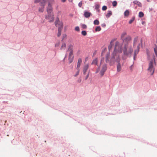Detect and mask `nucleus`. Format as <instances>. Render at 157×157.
Masks as SVG:
<instances>
[{
	"label": "nucleus",
	"instance_id": "nucleus-4",
	"mask_svg": "<svg viewBox=\"0 0 157 157\" xmlns=\"http://www.w3.org/2000/svg\"><path fill=\"white\" fill-rule=\"evenodd\" d=\"M107 68V67L106 65V64H104L102 66V67L101 68L100 67H98V68L96 70V73H98L100 69V74L101 76H102L104 75L105 72Z\"/></svg>",
	"mask_w": 157,
	"mask_h": 157
},
{
	"label": "nucleus",
	"instance_id": "nucleus-21",
	"mask_svg": "<svg viewBox=\"0 0 157 157\" xmlns=\"http://www.w3.org/2000/svg\"><path fill=\"white\" fill-rule=\"evenodd\" d=\"M129 11L128 10H126L124 12V16L127 17L129 15Z\"/></svg>",
	"mask_w": 157,
	"mask_h": 157
},
{
	"label": "nucleus",
	"instance_id": "nucleus-23",
	"mask_svg": "<svg viewBox=\"0 0 157 157\" xmlns=\"http://www.w3.org/2000/svg\"><path fill=\"white\" fill-rule=\"evenodd\" d=\"M77 71L75 73V74L74 75L75 77H77L79 74V71H80V69H78L76 68Z\"/></svg>",
	"mask_w": 157,
	"mask_h": 157
},
{
	"label": "nucleus",
	"instance_id": "nucleus-31",
	"mask_svg": "<svg viewBox=\"0 0 157 157\" xmlns=\"http://www.w3.org/2000/svg\"><path fill=\"white\" fill-rule=\"evenodd\" d=\"M112 5L113 6L115 7L117 5V2L116 1H114L113 2Z\"/></svg>",
	"mask_w": 157,
	"mask_h": 157
},
{
	"label": "nucleus",
	"instance_id": "nucleus-15",
	"mask_svg": "<svg viewBox=\"0 0 157 157\" xmlns=\"http://www.w3.org/2000/svg\"><path fill=\"white\" fill-rule=\"evenodd\" d=\"M73 45L71 44H70L68 46V48L67 51H68L69 52H73Z\"/></svg>",
	"mask_w": 157,
	"mask_h": 157
},
{
	"label": "nucleus",
	"instance_id": "nucleus-38",
	"mask_svg": "<svg viewBox=\"0 0 157 157\" xmlns=\"http://www.w3.org/2000/svg\"><path fill=\"white\" fill-rule=\"evenodd\" d=\"M67 37V36L66 34L64 35L63 36L62 40H64L65 38L66 39Z\"/></svg>",
	"mask_w": 157,
	"mask_h": 157
},
{
	"label": "nucleus",
	"instance_id": "nucleus-25",
	"mask_svg": "<svg viewBox=\"0 0 157 157\" xmlns=\"http://www.w3.org/2000/svg\"><path fill=\"white\" fill-rule=\"evenodd\" d=\"M94 23L95 25H98L99 24V22L98 20H95L94 21Z\"/></svg>",
	"mask_w": 157,
	"mask_h": 157
},
{
	"label": "nucleus",
	"instance_id": "nucleus-32",
	"mask_svg": "<svg viewBox=\"0 0 157 157\" xmlns=\"http://www.w3.org/2000/svg\"><path fill=\"white\" fill-rule=\"evenodd\" d=\"M83 36H86L87 34L86 32L85 31H82L81 32Z\"/></svg>",
	"mask_w": 157,
	"mask_h": 157
},
{
	"label": "nucleus",
	"instance_id": "nucleus-34",
	"mask_svg": "<svg viewBox=\"0 0 157 157\" xmlns=\"http://www.w3.org/2000/svg\"><path fill=\"white\" fill-rule=\"evenodd\" d=\"M107 9V7L106 6H104L102 7V10H105Z\"/></svg>",
	"mask_w": 157,
	"mask_h": 157
},
{
	"label": "nucleus",
	"instance_id": "nucleus-14",
	"mask_svg": "<svg viewBox=\"0 0 157 157\" xmlns=\"http://www.w3.org/2000/svg\"><path fill=\"white\" fill-rule=\"evenodd\" d=\"M91 14L87 11H85L84 13V16L86 18H88L90 17Z\"/></svg>",
	"mask_w": 157,
	"mask_h": 157
},
{
	"label": "nucleus",
	"instance_id": "nucleus-29",
	"mask_svg": "<svg viewBox=\"0 0 157 157\" xmlns=\"http://www.w3.org/2000/svg\"><path fill=\"white\" fill-rule=\"evenodd\" d=\"M144 13L142 12H139V16L140 17H143L144 16Z\"/></svg>",
	"mask_w": 157,
	"mask_h": 157
},
{
	"label": "nucleus",
	"instance_id": "nucleus-24",
	"mask_svg": "<svg viewBox=\"0 0 157 157\" xmlns=\"http://www.w3.org/2000/svg\"><path fill=\"white\" fill-rule=\"evenodd\" d=\"M58 33L57 34V36L58 37H59L61 35V33L62 30H61L60 28L58 29Z\"/></svg>",
	"mask_w": 157,
	"mask_h": 157
},
{
	"label": "nucleus",
	"instance_id": "nucleus-19",
	"mask_svg": "<svg viewBox=\"0 0 157 157\" xmlns=\"http://www.w3.org/2000/svg\"><path fill=\"white\" fill-rule=\"evenodd\" d=\"M57 27H58V29L60 28L61 30H62L63 27V23L62 22H59V23L57 24Z\"/></svg>",
	"mask_w": 157,
	"mask_h": 157
},
{
	"label": "nucleus",
	"instance_id": "nucleus-9",
	"mask_svg": "<svg viewBox=\"0 0 157 157\" xmlns=\"http://www.w3.org/2000/svg\"><path fill=\"white\" fill-rule=\"evenodd\" d=\"M74 58L73 52H69L68 56V61L70 63L73 62Z\"/></svg>",
	"mask_w": 157,
	"mask_h": 157
},
{
	"label": "nucleus",
	"instance_id": "nucleus-39",
	"mask_svg": "<svg viewBox=\"0 0 157 157\" xmlns=\"http://www.w3.org/2000/svg\"><path fill=\"white\" fill-rule=\"evenodd\" d=\"M40 0H35L34 1V2L35 3H38L40 1Z\"/></svg>",
	"mask_w": 157,
	"mask_h": 157
},
{
	"label": "nucleus",
	"instance_id": "nucleus-42",
	"mask_svg": "<svg viewBox=\"0 0 157 157\" xmlns=\"http://www.w3.org/2000/svg\"><path fill=\"white\" fill-rule=\"evenodd\" d=\"M95 7L96 8L98 9L99 7V6L97 4L95 6Z\"/></svg>",
	"mask_w": 157,
	"mask_h": 157
},
{
	"label": "nucleus",
	"instance_id": "nucleus-30",
	"mask_svg": "<svg viewBox=\"0 0 157 157\" xmlns=\"http://www.w3.org/2000/svg\"><path fill=\"white\" fill-rule=\"evenodd\" d=\"M95 30L96 31H99L101 30V28L100 26H97L95 28Z\"/></svg>",
	"mask_w": 157,
	"mask_h": 157
},
{
	"label": "nucleus",
	"instance_id": "nucleus-37",
	"mask_svg": "<svg viewBox=\"0 0 157 157\" xmlns=\"http://www.w3.org/2000/svg\"><path fill=\"white\" fill-rule=\"evenodd\" d=\"M80 7H81V6H82V2H80L79 4H78V5Z\"/></svg>",
	"mask_w": 157,
	"mask_h": 157
},
{
	"label": "nucleus",
	"instance_id": "nucleus-20",
	"mask_svg": "<svg viewBox=\"0 0 157 157\" xmlns=\"http://www.w3.org/2000/svg\"><path fill=\"white\" fill-rule=\"evenodd\" d=\"M114 40H112L111 41L110 44L108 48L109 50H110L112 48L113 46V42Z\"/></svg>",
	"mask_w": 157,
	"mask_h": 157
},
{
	"label": "nucleus",
	"instance_id": "nucleus-33",
	"mask_svg": "<svg viewBox=\"0 0 157 157\" xmlns=\"http://www.w3.org/2000/svg\"><path fill=\"white\" fill-rule=\"evenodd\" d=\"M81 27L83 29H86L87 28V26L86 25L82 24L81 25Z\"/></svg>",
	"mask_w": 157,
	"mask_h": 157
},
{
	"label": "nucleus",
	"instance_id": "nucleus-17",
	"mask_svg": "<svg viewBox=\"0 0 157 157\" xmlns=\"http://www.w3.org/2000/svg\"><path fill=\"white\" fill-rule=\"evenodd\" d=\"M98 59L97 58H96L94 59L91 63L92 64H95L98 65Z\"/></svg>",
	"mask_w": 157,
	"mask_h": 157
},
{
	"label": "nucleus",
	"instance_id": "nucleus-48",
	"mask_svg": "<svg viewBox=\"0 0 157 157\" xmlns=\"http://www.w3.org/2000/svg\"><path fill=\"white\" fill-rule=\"evenodd\" d=\"M132 66H131L130 67V68L131 69V70H132Z\"/></svg>",
	"mask_w": 157,
	"mask_h": 157
},
{
	"label": "nucleus",
	"instance_id": "nucleus-11",
	"mask_svg": "<svg viewBox=\"0 0 157 157\" xmlns=\"http://www.w3.org/2000/svg\"><path fill=\"white\" fill-rule=\"evenodd\" d=\"M89 67V65L88 63H87L84 66L83 69V74L84 75H85L86 74V72L87 71Z\"/></svg>",
	"mask_w": 157,
	"mask_h": 157
},
{
	"label": "nucleus",
	"instance_id": "nucleus-43",
	"mask_svg": "<svg viewBox=\"0 0 157 157\" xmlns=\"http://www.w3.org/2000/svg\"><path fill=\"white\" fill-rule=\"evenodd\" d=\"M97 53V52L96 51H95L94 53H93V56H94Z\"/></svg>",
	"mask_w": 157,
	"mask_h": 157
},
{
	"label": "nucleus",
	"instance_id": "nucleus-6",
	"mask_svg": "<svg viewBox=\"0 0 157 157\" xmlns=\"http://www.w3.org/2000/svg\"><path fill=\"white\" fill-rule=\"evenodd\" d=\"M54 3V0H49L48 2V7L47 8V11L48 13H52V5Z\"/></svg>",
	"mask_w": 157,
	"mask_h": 157
},
{
	"label": "nucleus",
	"instance_id": "nucleus-5",
	"mask_svg": "<svg viewBox=\"0 0 157 157\" xmlns=\"http://www.w3.org/2000/svg\"><path fill=\"white\" fill-rule=\"evenodd\" d=\"M155 60V58L154 56L153 57V60H152L150 61L149 64V67L148 69V71L150 72V74L152 75L154 71V68L153 67V62Z\"/></svg>",
	"mask_w": 157,
	"mask_h": 157
},
{
	"label": "nucleus",
	"instance_id": "nucleus-35",
	"mask_svg": "<svg viewBox=\"0 0 157 157\" xmlns=\"http://www.w3.org/2000/svg\"><path fill=\"white\" fill-rule=\"evenodd\" d=\"M59 44H60V43H59V42L56 43L55 45V47H59Z\"/></svg>",
	"mask_w": 157,
	"mask_h": 157
},
{
	"label": "nucleus",
	"instance_id": "nucleus-44",
	"mask_svg": "<svg viewBox=\"0 0 157 157\" xmlns=\"http://www.w3.org/2000/svg\"><path fill=\"white\" fill-rule=\"evenodd\" d=\"M104 52H102L101 54V56H103V53H104Z\"/></svg>",
	"mask_w": 157,
	"mask_h": 157
},
{
	"label": "nucleus",
	"instance_id": "nucleus-52",
	"mask_svg": "<svg viewBox=\"0 0 157 157\" xmlns=\"http://www.w3.org/2000/svg\"><path fill=\"white\" fill-rule=\"evenodd\" d=\"M105 24H104V25H103V26H105Z\"/></svg>",
	"mask_w": 157,
	"mask_h": 157
},
{
	"label": "nucleus",
	"instance_id": "nucleus-8",
	"mask_svg": "<svg viewBox=\"0 0 157 157\" xmlns=\"http://www.w3.org/2000/svg\"><path fill=\"white\" fill-rule=\"evenodd\" d=\"M46 1L47 0H43V1L40 2V5L41 7L39 9V12H43Z\"/></svg>",
	"mask_w": 157,
	"mask_h": 157
},
{
	"label": "nucleus",
	"instance_id": "nucleus-47",
	"mask_svg": "<svg viewBox=\"0 0 157 157\" xmlns=\"http://www.w3.org/2000/svg\"><path fill=\"white\" fill-rule=\"evenodd\" d=\"M122 59H126V58H124V57H122Z\"/></svg>",
	"mask_w": 157,
	"mask_h": 157
},
{
	"label": "nucleus",
	"instance_id": "nucleus-7",
	"mask_svg": "<svg viewBox=\"0 0 157 157\" xmlns=\"http://www.w3.org/2000/svg\"><path fill=\"white\" fill-rule=\"evenodd\" d=\"M45 18L49 22H53L54 20V14L53 13H48V15L45 16Z\"/></svg>",
	"mask_w": 157,
	"mask_h": 157
},
{
	"label": "nucleus",
	"instance_id": "nucleus-1",
	"mask_svg": "<svg viewBox=\"0 0 157 157\" xmlns=\"http://www.w3.org/2000/svg\"><path fill=\"white\" fill-rule=\"evenodd\" d=\"M122 44H120L118 41H116L115 44L114 50L112 54V59L110 61V63L113 64L116 61L117 63V71L120 72L121 69V64L120 63L121 59L119 54L121 53L122 51Z\"/></svg>",
	"mask_w": 157,
	"mask_h": 157
},
{
	"label": "nucleus",
	"instance_id": "nucleus-18",
	"mask_svg": "<svg viewBox=\"0 0 157 157\" xmlns=\"http://www.w3.org/2000/svg\"><path fill=\"white\" fill-rule=\"evenodd\" d=\"M66 47V44L65 43H63L62 44V45L60 49L61 50H64Z\"/></svg>",
	"mask_w": 157,
	"mask_h": 157
},
{
	"label": "nucleus",
	"instance_id": "nucleus-41",
	"mask_svg": "<svg viewBox=\"0 0 157 157\" xmlns=\"http://www.w3.org/2000/svg\"><path fill=\"white\" fill-rule=\"evenodd\" d=\"M89 73L86 76V77L85 78V80H86L89 77Z\"/></svg>",
	"mask_w": 157,
	"mask_h": 157
},
{
	"label": "nucleus",
	"instance_id": "nucleus-22",
	"mask_svg": "<svg viewBox=\"0 0 157 157\" xmlns=\"http://www.w3.org/2000/svg\"><path fill=\"white\" fill-rule=\"evenodd\" d=\"M112 12L111 11H109L108 12V13L106 15V17L109 18L112 15Z\"/></svg>",
	"mask_w": 157,
	"mask_h": 157
},
{
	"label": "nucleus",
	"instance_id": "nucleus-50",
	"mask_svg": "<svg viewBox=\"0 0 157 157\" xmlns=\"http://www.w3.org/2000/svg\"><path fill=\"white\" fill-rule=\"evenodd\" d=\"M81 81V79L80 80V82Z\"/></svg>",
	"mask_w": 157,
	"mask_h": 157
},
{
	"label": "nucleus",
	"instance_id": "nucleus-28",
	"mask_svg": "<svg viewBox=\"0 0 157 157\" xmlns=\"http://www.w3.org/2000/svg\"><path fill=\"white\" fill-rule=\"evenodd\" d=\"M135 20V17H132V19L130 20V21L129 22V23L130 24H131Z\"/></svg>",
	"mask_w": 157,
	"mask_h": 157
},
{
	"label": "nucleus",
	"instance_id": "nucleus-40",
	"mask_svg": "<svg viewBox=\"0 0 157 157\" xmlns=\"http://www.w3.org/2000/svg\"><path fill=\"white\" fill-rule=\"evenodd\" d=\"M104 58H102V59H101V63L103 62H104Z\"/></svg>",
	"mask_w": 157,
	"mask_h": 157
},
{
	"label": "nucleus",
	"instance_id": "nucleus-12",
	"mask_svg": "<svg viewBox=\"0 0 157 157\" xmlns=\"http://www.w3.org/2000/svg\"><path fill=\"white\" fill-rule=\"evenodd\" d=\"M110 56V55L109 53H107L105 56V61L106 63L109 62L110 63V61L111 59H112V58L110 60H109V59Z\"/></svg>",
	"mask_w": 157,
	"mask_h": 157
},
{
	"label": "nucleus",
	"instance_id": "nucleus-27",
	"mask_svg": "<svg viewBox=\"0 0 157 157\" xmlns=\"http://www.w3.org/2000/svg\"><path fill=\"white\" fill-rule=\"evenodd\" d=\"M127 34V33L126 32H124L121 34V38L122 40L123 39V38L124 37V36H126Z\"/></svg>",
	"mask_w": 157,
	"mask_h": 157
},
{
	"label": "nucleus",
	"instance_id": "nucleus-16",
	"mask_svg": "<svg viewBox=\"0 0 157 157\" xmlns=\"http://www.w3.org/2000/svg\"><path fill=\"white\" fill-rule=\"evenodd\" d=\"M133 3L134 5L136 4L139 7H141L142 6L141 3L137 0L134 1L133 2Z\"/></svg>",
	"mask_w": 157,
	"mask_h": 157
},
{
	"label": "nucleus",
	"instance_id": "nucleus-10",
	"mask_svg": "<svg viewBox=\"0 0 157 157\" xmlns=\"http://www.w3.org/2000/svg\"><path fill=\"white\" fill-rule=\"evenodd\" d=\"M122 40H123V42L124 43H126L125 44H127L131 40V38L130 36H128L124 39H123Z\"/></svg>",
	"mask_w": 157,
	"mask_h": 157
},
{
	"label": "nucleus",
	"instance_id": "nucleus-51",
	"mask_svg": "<svg viewBox=\"0 0 157 157\" xmlns=\"http://www.w3.org/2000/svg\"><path fill=\"white\" fill-rule=\"evenodd\" d=\"M105 24H104V25H103V26H105Z\"/></svg>",
	"mask_w": 157,
	"mask_h": 157
},
{
	"label": "nucleus",
	"instance_id": "nucleus-26",
	"mask_svg": "<svg viewBox=\"0 0 157 157\" xmlns=\"http://www.w3.org/2000/svg\"><path fill=\"white\" fill-rule=\"evenodd\" d=\"M59 22V23L60 22L59 21V19L58 18H57L56 19V21H55V25L56 26H57V24H58V23Z\"/></svg>",
	"mask_w": 157,
	"mask_h": 157
},
{
	"label": "nucleus",
	"instance_id": "nucleus-46",
	"mask_svg": "<svg viewBox=\"0 0 157 157\" xmlns=\"http://www.w3.org/2000/svg\"><path fill=\"white\" fill-rule=\"evenodd\" d=\"M145 22H144V21H143L142 22V24L144 25V23H145Z\"/></svg>",
	"mask_w": 157,
	"mask_h": 157
},
{
	"label": "nucleus",
	"instance_id": "nucleus-36",
	"mask_svg": "<svg viewBox=\"0 0 157 157\" xmlns=\"http://www.w3.org/2000/svg\"><path fill=\"white\" fill-rule=\"evenodd\" d=\"M75 30L77 31H79V27L78 26L76 27L75 28Z\"/></svg>",
	"mask_w": 157,
	"mask_h": 157
},
{
	"label": "nucleus",
	"instance_id": "nucleus-3",
	"mask_svg": "<svg viewBox=\"0 0 157 157\" xmlns=\"http://www.w3.org/2000/svg\"><path fill=\"white\" fill-rule=\"evenodd\" d=\"M123 52L124 55L128 57H130L133 52V49L132 47H128L127 44H125L123 48Z\"/></svg>",
	"mask_w": 157,
	"mask_h": 157
},
{
	"label": "nucleus",
	"instance_id": "nucleus-13",
	"mask_svg": "<svg viewBox=\"0 0 157 157\" xmlns=\"http://www.w3.org/2000/svg\"><path fill=\"white\" fill-rule=\"evenodd\" d=\"M82 62V60L81 58L78 59V61L77 65V68L78 69H80V67Z\"/></svg>",
	"mask_w": 157,
	"mask_h": 157
},
{
	"label": "nucleus",
	"instance_id": "nucleus-49",
	"mask_svg": "<svg viewBox=\"0 0 157 157\" xmlns=\"http://www.w3.org/2000/svg\"><path fill=\"white\" fill-rule=\"evenodd\" d=\"M151 0H147L148 2H150Z\"/></svg>",
	"mask_w": 157,
	"mask_h": 157
},
{
	"label": "nucleus",
	"instance_id": "nucleus-45",
	"mask_svg": "<svg viewBox=\"0 0 157 157\" xmlns=\"http://www.w3.org/2000/svg\"><path fill=\"white\" fill-rule=\"evenodd\" d=\"M66 0H62V2H64L66 1Z\"/></svg>",
	"mask_w": 157,
	"mask_h": 157
},
{
	"label": "nucleus",
	"instance_id": "nucleus-2",
	"mask_svg": "<svg viewBox=\"0 0 157 157\" xmlns=\"http://www.w3.org/2000/svg\"><path fill=\"white\" fill-rule=\"evenodd\" d=\"M142 38L140 39L137 37H135L134 39L133 43V46L134 47L136 46H137V49L134 51V59H135L136 56L138 53L139 52L140 47H142Z\"/></svg>",
	"mask_w": 157,
	"mask_h": 157
}]
</instances>
